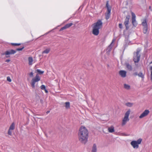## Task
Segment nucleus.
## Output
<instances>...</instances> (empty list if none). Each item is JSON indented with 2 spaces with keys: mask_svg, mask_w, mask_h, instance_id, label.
<instances>
[{
  "mask_svg": "<svg viewBox=\"0 0 152 152\" xmlns=\"http://www.w3.org/2000/svg\"><path fill=\"white\" fill-rule=\"evenodd\" d=\"M41 89L42 90H44L45 93H47L48 92V91L46 89V87L44 85H42L40 86Z\"/></svg>",
  "mask_w": 152,
  "mask_h": 152,
  "instance_id": "20",
  "label": "nucleus"
},
{
  "mask_svg": "<svg viewBox=\"0 0 152 152\" xmlns=\"http://www.w3.org/2000/svg\"><path fill=\"white\" fill-rule=\"evenodd\" d=\"M126 105L129 107H131L132 106L133 104L129 102L127 103L126 104Z\"/></svg>",
  "mask_w": 152,
  "mask_h": 152,
  "instance_id": "23",
  "label": "nucleus"
},
{
  "mask_svg": "<svg viewBox=\"0 0 152 152\" xmlns=\"http://www.w3.org/2000/svg\"><path fill=\"white\" fill-rule=\"evenodd\" d=\"M151 63H152V62H151L150 63V64H151Z\"/></svg>",
  "mask_w": 152,
  "mask_h": 152,
  "instance_id": "39",
  "label": "nucleus"
},
{
  "mask_svg": "<svg viewBox=\"0 0 152 152\" xmlns=\"http://www.w3.org/2000/svg\"><path fill=\"white\" fill-rule=\"evenodd\" d=\"M73 25L72 23H69L66 24L65 26L61 28L59 30L60 31H62L68 28L71 27Z\"/></svg>",
  "mask_w": 152,
  "mask_h": 152,
  "instance_id": "13",
  "label": "nucleus"
},
{
  "mask_svg": "<svg viewBox=\"0 0 152 152\" xmlns=\"http://www.w3.org/2000/svg\"><path fill=\"white\" fill-rule=\"evenodd\" d=\"M88 134L86 128L83 126H81L79 129L78 135L79 140L81 143L85 144L87 142Z\"/></svg>",
  "mask_w": 152,
  "mask_h": 152,
  "instance_id": "1",
  "label": "nucleus"
},
{
  "mask_svg": "<svg viewBox=\"0 0 152 152\" xmlns=\"http://www.w3.org/2000/svg\"><path fill=\"white\" fill-rule=\"evenodd\" d=\"M111 10L110 9H108L105 14V19L107 20L110 18V15Z\"/></svg>",
  "mask_w": 152,
  "mask_h": 152,
  "instance_id": "15",
  "label": "nucleus"
},
{
  "mask_svg": "<svg viewBox=\"0 0 152 152\" xmlns=\"http://www.w3.org/2000/svg\"><path fill=\"white\" fill-rule=\"evenodd\" d=\"M150 70L151 71V80L152 81V66H151L150 68Z\"/></svg>",
  "mask_w": 152,
  "mask_h": 152,
  "instance_id": "30",
  "label": "nucleus"
},
{
  "mask_svg": "<svg viewBox=\"0 0 152 152\" xmlns=\"http://www.w3.org/2000/svg\"><path fill=\"white\" fill-rule=\"evenodd\" d=\"M119 27L121 28L122 29L123 28L122 25L121 23H119L118 25Z\"/></svg>",
  "mask_w": 152,
  "mask_h": 152,
  "instance_id": "32",
  "label": "nucleus"
},
{
  "mask_svg": "<svg viewBox=\"0 0 152 152\" xmlns=\"http://www.w3.org/2000/svg\"><path fill=\"white\" fill-rule=\"evenodd\" d=\"M28 64L29 65H31L33 62V60L32 57H29L28 58Z\"/></svg>",
  "mask_w": 152,
  "mask_h": 152,
  "instance_id": "17",
  "label": "nucleus"
},
{
  "mask_svg": "<svg viewBox=\"0 0 152 152\" xmlns=\"http://www.w3.org/2000/svg\"><path fill=\"white\" fill-rule=\"evenodd\" d=\"M24 48V47H22V48H17L16 49V50L17 51H21L22 50L23 48Z\"/></svg>",
  "mask_w": 152,
  "mask_h": 152,
  "instance_id": "31",
  "label": "nucleus"
},
{
  "mask_svg": "<svg viewBox=\"0 0 152 152\" xmlns=\"http://www.w3.org/2000/svg\"><path fill=\"white\" fill-rule=\"evenodd\" d=\"M16 52V51L13 50H11L6 51L5 52L4 54L6 55V57L8 58L10 57V56H9L10 55L14 54Z\"/></svg>",
  "mask_w": 152,
  "mask_h": 152,
  "instance_id": "10",
  "label": "nucleus"
},
{
  "mask_svg": "<svg viewBox=\"0 0 152 152\" xmlns=\"http://www.w3.org/2000/svg\"><path fill=\"white\" fill-rule=\"evenodd\" d=\"M124 88L126 89H128L130 88V86L128 85L124 84Z\"/></svg>",
  "mask_w": 152,
  "mask_h": 152,
  "instance_id": "25",
  "label": "nucleus"
},
{
  "mask_svg": "<svg viewBox=\"0 0 152 152\" xmlns=\"http://www.w3.org/2000/svg\"><path fill=\"white\" fill-rule=\"evenodd\" d=\"M130 18V16L127 15L126 17V18L125 19L124 22V25H125L126 27V29L128 30L129 28V20Z\"/></svg>",
  "mask_w": 152,
  "mask_h": 152,
  "instance_id": "9",
  "label": "nucleus"
},
{
  "mask_svg": "<svg viewBox=\"0 0 152 152\" xmlns=\"http://www.w3.org/2000/svg\"><path fill=\"white\" fill-rule=\"evenodd\" d=\"M65 107L67 109H68L70 108V103L69 102H66L65 103Z\"/></svg>",
  "mask_w": 152,
  "mask_h": 152,
  "instance_id": "21",
  "label": "nucleus"
},
{
  "mask_svg": "<svg viewBox=\"0 0 152 152\" xmlns=\"http://www.w3.org/2000/svg\"><path fill=\"white\" fill-rule=\"evenodd\" d=\"M119 74L121 77H125L126 76V72L124 70H120L119 72Z\"/></svg>",
  "mask_w": 152,
  "mask_h": 152,
  "instance_id": "14",
  "label": "nucleus"
},
{
  "mask_svg": "<svg viewBox=\"0 0 152 152\" xmlns=\"http://www.w3.org/2000/svg\"><path fill=\"white\" fill-rule=\"evenodd\" d=\"M149 111L147 110H145L139 116L140 118H142L147 116L149 113Z\"/></svg>",
  "mask_w": 152,
  "mask_h": 152,
  "instance_id": "11",
  "label": "nucleus"
},
{
  "mask_svg": "<svg viewBox=\"0 0 152 152\" xmlns=\"http://www.w3.org/2000/svg\"><path fill=\"white\" fill-rule=\"evenodd\" d=\"M131 111L130 109L128 110L124 114V116L122 119L121 125L122 126H124L129 120V116Z\"/></svg>",
  "mask_w": 152,
  "mask_h": 152,
  "instance_id": "3",
  "label": "nucleus"
},
{
  "mask_svg": "<svg viewBox=\"0 0 152 152\" xmlns=\"http://www.w3.org/2000/svg\"><path fill=\"white\" fill-rule=\"evenodd\" d=\"M49 112H50V111H47V112L46 113H47V114H48V113H49Z\"/></svg>",
  "mask_w": 152,
  "mask_h": 152,
  "instance_id": "36",
  "label": "nucleus"
},
{
  "mask_svg": "<svg viewBox=\"0 0 152 152\" xmlns=\"http://www.w3.org/2000/svg\"><path fill=\"white\" fill-rule=\"evenodd\" d=\"M149 8H151V7L150 6L149 7Z\"/></svg>",
  "mask_w": 152,
  "mask_h": 152,
  "instance_id": "38",
  "label": "nucleus"
},
{
  "mask_svg": "<svg viewBox=\"0 0 152 152\" xmlns=\"http://www.w3.org/2000/svg\"><path fill=\"white\" fill-rule=\"evenodd\" d=\"M97 151V148L96 144H93L91 151V152H96Z\"/></svg>",
  "mask_w": 152,
  "mask_h": 152,
  "instance_id": "16",
  "label": "nucleus"
},
{
  "mask_svg": "<svg viewBox=\"0 0 152 152\" xmlns=\"http://www.w3.org/2000/svg\"><path fill=\"white\" fill-rule=\"evenodd\" d=\"M108 1H107L106 4V7L107 8V10L108 9H110L111 10V8L110 7L108 3Z\"/></svg>",
  "mask_w": 152,
  "mask_h": 152,
  "instance_id": "24",
  "label": "nucleus"
},
{
  "mask_svg": "<svg viewBox=\"0 0 152 152\" xmlns=\"http://www.w3.org/2000/svg\"><path fill=\"white\" fill-rule=\"evenodd\" d=\"M103 23L101 20H98L97 21L92 25V33L94 35L97 36L99 33V29L102 27Z\"/></svg>",
  "mask_w": 152,
  "mask_h": 152,
  "instance_id": "2",
  "label": "nucleus"
},
{
  "mask_svg": "<svg viewBox=\"0 0 152 152\" xmlns=\"http://www.w3.org/2000/svg\"><path fill=\"white\" fill-rule=\"evenodd\" d=\"M40 80V77L38 74L36 75L35 77L33 78L31 81V86L33 88H35V84L36 82L39 81Z\"/></svg>",
  "mask_w": 152,
  "mask_h": 152,
  "instance_id": "5",
  "label": "nucleus"
},
{
  "mask_svg": "<svg viewBox=\"0 0 152 152\" xmlns=\"http://www.w3.org/2000/svg\"><path fill=\"white\" fill-rule=\"evenodd\" d=\"M11 45L13 46H19L21 45L20 43H12Z\"/></svg>",
  "mask_w": 152,
  "mask_h": 152,
  "instance_id": "28",
  "label": "nucleus"
},
{
  "mask_svg": "<svg viewBox=\"0 0 152 152\" xmlns=\"http://www.w3.org/2000/svg\"><path fill=\"white\" fill-rule=\"evenodd\" d=\"M142 139L139 138L137 140H132L130 142V145L134 149H137L139 147V145L142 141Z\"/></svg>",
  "mask_w": 152,
  "mask_h": 152,
  "instance_id": "4",
  "label": "nucleus"
},
{
  "mask_svg": "<svg viewBox=\"0 0 152 152\" xmlns=\"http://www.w3.org/2000/svg\"><path fill=\"white\" fill-rule=\"evenodd\" d=\"M138 75L139 77H140L142 78H143L144 77V75H143L142 73L141 72L139 73L138 74Z\"/></svg>",
  "mask_w": 152,
  "mask_h": 152,
  "instance_id": "26",
  "label": "nucleus"
},
{
  "mask_svg": "<svg viewBox=\"0 0 152 152\" xmlns=\"http://www.w3.org/2000/svg\"><path fill=\"white\" fill-rule=\"evenodd\" d=\"M132 23L133 26L136 27L138 23L136 19V15L134 13L132 12Z\"/></svg>",
  "mask_w": 152,
  "mask_h": 152,
  "instance_id": "7",
  "label": "nucleus"
},
{
  "mask_svg": "<svg viewBox=\"0 0 152 152\" xmlns=\"http://www.w3.org/2000/svg\"><path fill=\"white\" fill-rule=\"evenodd\" d=\"M10 61V60L9 59L7 60L6 61V62H9Z\"/></svg>",
  "mask_w": 152,
  "mask_h": 152,
  "instance_id": "35",
  "label": "nucleus"
},
{
  "mask_svg": "<svg viewBox=\"0 0 152 152\" xmlns=\"http://www.w3.org/2000/svg\"><path fill=\"white\" fill-rule=\"evenodd\" d=\"M37 72L40 74H42L44 73V71H41L39 69H37Z\"/></svg>",
  "mask_w": 152,
  "mask_h": 152,
  "instance_id": "27",
  "label": "nucleus"
},
{
  "mask_svg": "<svg viewBox=\"0 0 152 152\" xmlns=\"http://www.w3.org/2000/svg\"><path fill=\"white\" fill-rule=\"evenodd\" d=\"M29 75L31 77H33V72H31L30 73Z\"/></svg>",
  "mask_w": 152,
  "mask_h": 152,
  "instance_id": "34",
  "label": "nucleus"
},
{
  "mask_svg": "<svg viewBox=\"0 0 152 152\" xmlns=\"http://www.w3.org/2000/svg\"><path fill=\"white\" fill-rule=\"evenodd\" d=\"M142 24L143 27V32L144 34H146L148 33V25L146 21V20L145 19L143 20L142 23Z\"/></svg>",
  "mask_w": 152,
  "mask_h": 152,
  "instance_id": "6",
  "label": "nucleus"
},
{
  "mask_svg": "<svg viewBox=\"0 0 152 152\" xmlns=\"http://www.w3.org/2000/svg\"><path fill=\"white\" fill-rule=\"evenodd\" d=\"M126 66L129 71H131L132 70V67L131 65H130L128 63H126L125 64Z\"/></svg>",
  "mask_w": 152,
  "mask_h": 152,
  "instance_id": "19",
  "label": "nucleus"
},
{
  "mask_svg": "<svg viewBox=\"0 0 152 152\" xmlns=\"http://www.w3.org/2000/svg\"><path fill=\"white\" fill-rule=\"evenodd\" d=\"M140 52V50H137L136 54H134L133 60L135 63H138L140 60V56L139 54Z\"/></svg>",
  "mask_w": 152,
  "mask_h": 152,
  "instance_id": "8",
  "label": "nucleus"
},
{
  "mask_svg": "<svg viewBox=\"0 0 152 152\" xmlns=\"http://www.w3.org/2000/svg\"><path fill=\"white\" fill-rule=\"evenodd\" d=\"M135 74H136V75H137V73H135Z\"/></svg>",
  "mask_w": 152,
  "mask_h": 152,
  "instance_id": "37",
  "label": "nucleus"
},
{
  "mask_svg": "<svg viewBox=\"0 0 152 152\" xmlns=\"http://www.w3.org/2000/svg\"><path fill=\"white\" fill-rule=\"evenodd\" d=\"M7 80L9 82H11L12 81V80L11 79L10 77L9 76H8L7 77Z\"/></svg>",
  "mask_w": 152,
  "mask_h": 152,
  "instance_id": "29",
  "label": "nucleus"
},
{
  "mask_svg": "<svg viewBox=\"0 0 152 152\" xmlns=\"http://www.w3.org/2000/svg\"><path fill=\"white\" fill-rule=\"evenodd\" d=\"M50 50V49H49V48L46 49L44 51H43L42 53L48 54Z\"/></svg>",
  "mask_w": 152,
  "mask_h": 152,
  "instance_id": "22",
  "label": "nucleus"
},
{
  "mask_svg": "<svg viewBox=\"0 0 152 152\" xmlns=\"http://www.w3.org/2000/svg\"><path fill=\"white\" fill-rule=\"evenodd\" d=\"M108 130L109 132L113 133L114 132V127L113 126H111L108 128Z\"/></svg>",
  "mask_w": 152,
  "mask_h": 152,
  "instance_id": "18",
  "label": "nucleus"
},
{
  "mask_svg": "<svg viewBox=\"0 0 152 152\" xmlns=\"http://www.w3.org/2000/svg\"><path fill=\"white\" fill-rule=\"evenodd\" d=\"M115 41V39H113V40H112V42L111 43V44H110V45H111Z\"/></svg>",
  "mask_w": 152,
  "mask_h": 152,
  "instance_id": "33",
  "label": "nucleus"
},
{
  "mask_svg": "<svg viewBox=\"0 0 152 152\" xmlns=\"http://www.w3.org/2000/svg\"><path fill=\"white\" fill-rule=\"evenodd\" d=\"M15 127V124L14 123H12L10 125L8 131V133L10 135H12V131L14 130Z\"/></svg>",
  "mask_w": 152,
  "mask_h": 152,
  "instance_id": "12",
  "label": "nucleus"
}]
</instances>
